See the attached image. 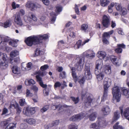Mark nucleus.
Listing matches in <instances>:
<instances>
[{
    "label": "nucleus",
    "mask_w": 129,
    "mask_h": 129,
    "mask_svg": "<svg viewBox=\"0 0 129 129\" xmlns=\"http://www.w3.org/2000/svg\"><path fill=\"white\" fill-rule=\"evenodd\" d=\"M85 75L87 80L90 79L92 78V75L91 73L90 67L85 65Z\"/></svg>",
    "instance_id": "obj_13"
},
{
    "label": "nucleus",
    "mask_w": 129,
    "mask_h": 129,
    "mask_svg": "<svg viewBox=\"0 0 129 129\" xmlns=\"http://www.w3.org/2000/svg\"><path fill=\"white\" fill-rule=\"evenodd\" d=\"M34 5V3H32L30 2H28L26 5V6L28 8H31V10L32 11H33V7Z\"/></svg>",
    "instance_id": "obj_33"
},
{
    "label": "nucleus",
    "mask_w": 129,
    "mask_h": 129,
    "mask_svg": "<svg viewBox=\"0 0 129 129\" xmlns=\"http://www.w3.org/2000/svg\"><path fill=\"white\" fill-rule=\"evenodd\" d=\"M59 77L60 79H63L66 77V73L64 71L60 73Z\"/></svg>",
    "instance_id": "obj_47"
},
{
    "label": "nucleus",
    "mask_w": 129,
    "mask_h": 129,
    "mask_svg": "<svg viewBox=\"0 0 129 129\" xmlns=\"http://www.w3.org/2000/svg\"><path fill=\"white\" fill-rule=\"evenodd\" d=\"M104 70L105 73L107 74H109L111 73V67L109 65L105 66Z\"/></svg>",
    "instance_id": "obj_21"
},
{
    "label": "nucleus",
    "mask_w": 129,
    "mask_h": 129,
    "mask_svg": "<svg viewBox=\"0 0 129 129\" xmlns=\"http://www.w3.org/2000/svg\"><path fill=\"white\" fill-rule=\"evenodd\" d=\"M102 65V61L101 60L96 61L94 73L96 76L97 79L99 81L102 80L104 76V72L103 71Z\"/></svg>",
    "instance_id": "obj_2"
},
{
    "label": "nucleus",
    "mask_w": 129,
    "mask_h": 129,
    "mask_svg": "<svg viewBox=\"0 0 129 129\" xmlns=\"http://www.w3.org/2000/svg\"><path fill=\"white\" fill-rule=\"evenodd\" d=\"M58 14L53 12L50 13V15L52 17L51 20V23H54L56 19V17Z\"/></svg>",
    "instance_id": "obj_20"
},
{
    "label": "nucleus",
    "mask_w": 129,
    "mask_h": 129,
    "mask_svg": "<svg viewBox=\"0 0 129 129\" xmlns=\"http://www.w3.org/2000/svg\"><path fill=\"white\" fill-rule=\"evenodd\" d=\"M49 37L48 34L30 36L25 39V42L28 46H31L33 44L36 45L42 43L43 40H46Z\"/></svg>",
    "instance_id": "obj_1"
},
{
    "label": "nucleus",
    "mask_w": 129,
    "mask_h": 129,
    "mask_svg": "<svg viewBox=\"0 0 129 129\" xmlns=\"http://www.w3.org/2000/svg\"><path fill=\"white\" fill-rule=\"evenodd\" d=\"M61 85V83L59 82H56L54 85V87L57 88V87H59Z\"/></svg>",
    "instance_id": "obj_59"
},
{
    "label": "nucleus",
    "mask_w": 129,
    "mask_h": 129,
    "mask_svg": "<svg viewBox=\"0 0 129 129\" xmlns=\"http://www.w3.org/2000/svg\"><path fill=\"white\" fill-rule=\"evenodd\" d=\"M102 111L104 115H107L110 113L111 110L108 106H106L103 107Z\"/></svg>",
    "instance_id": "obj_15"
},
{
    "label": "nucleus",
    "mask_w": 129,
    "mask_h": 129,
    "mask_svg": "<svg viewBox=\"0 0 129 129\" xmlns=\"http://www.w3.org/2000/svg\"><path fill=\"white\" fill-rule=\"evenodd\" d=\"M16 124L15 123H11L9 124L6 127L5 129H14L16 127Z\"/></svg>",
    "instance_id": "obj_26"
},
{
    "label": "nucleus",
    "mask_w": 129,
    "mask_h": 129,
    "mask_svg": "<svg viewBox=\"0 0 129 129\" xmlns=\"http://www.w3.org/2000/svg\"><path fill=\"white\" fill-rule=\"evenodd\" d=\"M115 51L118 53H121L122 51V48L118 47V48L115 49Z\"/></svg>",
    "instance_id": "obj_55"
},
{
    "label": "nucleus",
    "mask_w": 129,
    "mask_h": 129,
    "mask_svg": "<svg viewBox=\"0 0 129 129\" xmlns=\"http://www.w3.org/2000/svg\"><path fill=\"white\" fill-rule=\"evenodd\" d=\"M28 123L30 124H34L35 123V120L33 118L28 119L26 120Z\"/></svg>",
    "instance_id": "obj_43"
},
{
    "label": "nucleus",
    "mask_w": 129,
    "mask_h": 129,
    "mask_svg": "<svg viewBox=\"0 0 129 129\" xmlns=\"http://www.w3.org/2000/svg\"><path fill=\"white\" fill-rule=\"evenodd\" d=\"M41 51L39 49L37 48L35 52V54L36 56H38L40 54Z\"/></svg>",
    "instance_id": "obj_57"
},
{
    "label": "nucleus",
    "mask_w": 129,
    "mask_h": 129,
    "mask_svg": "<svg viewBox=\"0 0 129 129\" xmlns=\"http://www.w3.org/2000/svg\"><path fill=\"white\" fill-rule=\"evenodd\" d=\"M74 102L75 104H77L79 101V97L75 98L73 96H71L70 98Z\"/></svg>",
    "instance_id": "obj_39"
},
{
    "label": "nucleus",
    "mask_w": 129,
    "mask_h": 129,
    "mask_svg": "<svg viewBox=\"0 0 129 129\" xmlns=\"http://www.w3.org/2000/svg\"><path fill=\"white\" fill-rule=\"evenodd\" d=\"M82 46V44L81 40H79L74 45V48L75 49H78L81 46Z\"/></svg>",
    "instance_id": "obj_28"
},
{
    "label": "nucleus",
    "mask_w": 129,
    "mask_h": 129,
    "mask_svg": "<svg viewBox=\"0 0 129 129\" xmlns=\"http://www.w3.org/2000/svg\"><path fill=\"white\" fill-rule=\"evenodd\" d=\"M49 67L47 64H45L41 67L40 69L42 71H44L47 69Z\"/></svg>",
    "instance_id": "obj_52"
},
{
    "label": "nucleus",
    "mask_w": 129,
    "mask_h": 129,
    "mask_svg": "<svg viewBox=\"0 0 129 129\" xmlns=\"http://www.w3.org/2000/svg\"><path fill=\"white\" fill-rule=\"evenodd\" d=\"M10 45H11L14 47H16L17 46V43L13 40H11L9 42Z\"/></svg>",
    "instance_id": "obj_44"
},
{
    "label": "nucleus",
    "mask_w": 129,
    "mask_h": 129,
    "mask_svg": "<svg viewBox=\"0 0 129 129\" xmlns=\"http://www.w3.org/2000/svg\"><path fill=\"white\" fill-rule=\"evenodd\" d=\"M114 32V30H112L109 31L108 32H104L103 35V37H109L110 36L112 35Z\"/></svg>",
    "instance_id": "obj_25"
},
{
    "label": "nucleus",
    "mask_w": 129,
    "mask_h": 129,
    "mask_svg": "<svg viewBox=\"0 0 129 129\" xmlns=\"http://www.w3.org/2000/svg\"><path fill=\"white\" fill-rule=\"evenodd\" d=\"M13 17H14V21L17 25L19 26H22L23 25L22 21L21 20L19 13H16Z\"/></svg>",
    "instance_id": "obj_11"
},
{
    "label": "nucleus",
    "mask_w": 129,
    "mask_h": 129,
    "mask_svg": "<svg viewBox=\"0 0 129 129\" xmlns=\"http://www.w3.org/2000/svg\"><path fill=\"white\" fill-rule=\"evenodd\" d=\"M13 72L15 74H18L20 73V71L18 69L17 66H14L12 69Z\"/></svg>",
    "instance_id": "obj_30"
},
{
    "label": "nucleus",
    "mask_w": 129,
    "mask_h": 129,
    "mask_svg": "<svg viewBox=\"0 0 129 129\" xmlns=\"http://www.w3.org/2000/svg\"><path fill=\"white\" fill-rule=\"evenodd\" d=\"M36 77L37 81L38 82L40 86L43 88H45L44 89L43 91L44 95L45 96L48 95L49 91V88H47V86L46 84H43L42 78L40 77V75H37Z\"/></svg>",
    "instance_id": "obj_4"
},
{
    "label": "nucleus",
    "mask_w": 129,
    "mask_h": 129,
    "mask_svg": "<svg viewBox=\"0 0 129 129\" xmlns=\"http://www.w3.org/2000/svg\"><path fill=\"white\" fill-rule=\"evenodd\" d=\"M7 58L6 54L0 52V64L3 69H6L8 66Z\"/></svg>",
    "instance_id": "obj_5"
},
{
    "label": "nucleus",
    "mask_w": 129,
    "mask_h": 129,
    "mask_svg": "<svg viewBox=\"0 0 129 129\" xmlns=\"http://www.w3.org/2000/svg\"><path fill=\"white\" fill-rule=\"evenodd\" d=\"M23 112L26 116H29L35 113V108H29L27 107L25 109H23Z\"/></svg>",
    "instance_id": "obj_9"
},
{
    "label": "nucleus",
    "mask_w": 129,
    "mask_h": 129,
    "mask_svg": "<svg viewBox=\"0 0 129 129\" xmlns=\"http://www.w3.org/2000/svg\"><path fill=\"white\" fill-rule=\"evenodd\" d=\"M69 36L72 38H74L75 37L76 34L74 32H72L70 33Z\"/></svg>",
    "instance_id": "obj_61"
},
{
    "label": "nucleus",
    "mask_w": 129,
    "mask_h": 129,
    "mask_svg": "<svg viewBox=\"0 0 129 129\" xmlns=\"http://www.w3.org/2000/svg\"><path fill=\"white\" fill-rule=\"evenodd\" d=\"M122 90L123 94L124 95L126 96L127 98H129V91H128L127 89H124V88H122Z\"/></svg>",
    "instance_id": "obj_38"
},
{
    "label": "nucleus",
    "mask_w": 129,
    "mask_h": 129,
    "mask_svg": "<svg viewBox=\"0 0 129 129\" xmlns=\"http://www.w3.org/2000/svg\"><path fill=\"white\" fill-rule=\"evenodd\" d=\"M69 129H77L78 126L76 124L72 123L69 125Z\"/></svg>",
    "instance_id": "obj_42"
},
{
    "label": "nucleus",
    "mask_w": 129,
    "mask_h": 129,
    "mask_svg": "<svg viewBox=\"0 0 129 129\" xmlns=\"http://www.w3.org/2000/svg\"><path fill=\"white\" fill-rule=\"evenodd\" d=\"M85 116L84 114L82 113L74 115L70 118V121H75L78 120H81Z\"/></svg>",
    "instance_id": "obj_14"
},
{
    "label": "nucleus",
    "mask_w": 129,
    "mask_h": 129,
    "mask_svg": "<svg viewBox=\"0 0 129 129\" xmlns=\"http://www.w3.org/2000/svg\"><path fill=\"white\" fill-rule=\"evenodd\" d=\"M19 54V51L16 50H14L11 52L10 53V56L12 57H14L18 55Z\"/></svg>",
    "instance_id": "obj_29"
},
{
    "label": "nucleus",
    "mask_w": 129,
    "mask_h": 129,
    "mask_svg": "<svg viewBox=\"0 0 129 129\" xmlns=\"http://www.w3.org/2000/svg\"><path fill=\"white\" fill-rule=\"evenodd\" d=\"M112 94L113 98L116 100L117 102H119L120 100L121 95L119 87L117 86L113 87L112 89Z\"/></svg>",
    "instance_id": "obj_6"
},
{
    "label": "nucleus",
    "mask_w": 129,
    "mask_h": 129,
    "mask_svg": "<svg viewBox=\"0 0 129 129\" xmlns=\"http://www.w3.org/2000/svg\"><path fill=\"white\" fill-rule=\"evenodd\" d=\"M59 124V121L56 120L53 121L52 123V126H55Z\"/></svg>",
    "instance_id": "obj_62"
},
{
    "label": "nucleus",
    "mask_w": 129,
    "mask_h": 129,
    "mask_svg": "<svg viewBox=\"0 0 129 129\" xmlns=\"http://www.w3.org/2000/svg\"><path fill=\"white\" fill-rule=\"evenodd\" d=\"M102 24L104 27L108 28L110 24V17L104 15L103 17Z\"/></svg>",
    "instance_id": "obj_7"
},
{
    "label": "nucleus",
    "mask_w": 129,
    "mask_h": 129,
    "mask_svg": "<svg viewBox=\"0 0 129 129\" xmlns=\"http://www.w3.org/2000/svg\"><path fill=\"white\" fill-rule=\"evenodd\" d=\"M11 40V38L8 37L3 36L2 44L5 46L7 43Z\"/></svg>",
    "instance_id": "obj_19"
},
{
    "label": "nucleus",
    "mask_w": 129,
    "mask_h": 129,
    "mask_svg": "<svg viewBox=\"0 0 129 129\" xmlns=\"http://www.w3.org/2000/svg\"><path fill=\"white\" fill-rule=\"evenodd\" d=\"M83 55L87 58H92L95 57V54L92 50H88L84 52Z\"/></svg>",
    "instance_id": "obj_12"
},
{
    "label": "nucleus",
    "mask_w": 129,
    "mask_h": 129,
    "mask_svg": "<svg viewBox=\"0 0 129 129\" xmlns=\"http://www.w3.org/2000/svg\"><path fill=\"white\" fill-rule=\"evenodd\" d=\"M79 61L76 64V65L77 66V69L79 71L82 70L83 68V66L82 65L84 63V58L83 56H81L78 58Z\"/></svg>",
    "instance_id": "obj_10"
},
{
    "label": "nucleus",
    "mask_w": 129,
    "mask_h": 129,
    "mask_svg": "<svg viewBox=\"0 0 129 129\" xmlns=\"http://www.w3.org/2000/svg\"><path fill=\"white\" fill-rule=\"evenodd\" d=\"M56 12L57 13L61 12L62 10V6L59 5H57L55 7Z\"/></svg>",
    "instance_id": "obj_40"
},
{
    "label": "nucleus",
    "mask_w": 129,
    "mask_h": 129,
    "mask_svg": "<svg viewBox=\"0 0 129 129\" xmlns=\"http://www.w3.org/2000/svg\"><path fill=\"white\" fill-rule=\"evenodd\" d=\"M12 107H14L16 110L17 114L19 115L21 112L22 110L21 108L19 107L18 104L17 103H15V104L11 105L10 107L11 108Z\"/></svg>",
    "instance_id": "obj_16"
},
{
    "label": "nucleus",
    "mask_w": 129,
    "mask_h": 129,
    "mask_svg": "<svg viewBox=\"0 0 129 129\" xmlns=\"http://www.w3.org/2000/svg\"><path fill=\"white\" fill-rule=\"evenodd\" d=\"M97 115V113L96 112H94L90 114L88 117L89 120L92 121L94 120L95 119Z\"/></svg>",
    "instance_id": "obj_24"
},
{
    "label": "nucleus",
    "mask_w": 129,
    "mask_h": 129,
    "mask_svg": "<svg viewBox=\"0 0 129 129\" xmlns=\"http://www.w3.org/2000/svg\"><path fill=\"white\" fill-rule=\"evenodd\" d=\"M11 24V21L9 20H7L4 23H0V25H1L2 26L5 28H7L9 27Z\"/></svg>",
    "instance_id": "obj_23"
},
{
    "label": "nucleus",
    "mask_w": 129,
    "mask_h": 129,
    "mask_svg": "<svg viewBox=\"0 0 129 129\" xmlns=\"http://www.w3.org/2000/svg\"><path fill=\"white\" fill-rule=\"evenodd\" d=\"M67 43L64 42L63 40H61L58 42V48L61 49H63L66 47Z\"/></svg>",
    "instance_id": "obj_17"
},
{
    "label": "nucleus",
    "mask_w": 129,
    "mask_h": 129,
    "mask_svg": "<svg viewBox=\"0 0 129 129\" xmlns=\"http://www.w3.org/2000/svg\"><path fill=\"white\" fill-rule=\"evenodd\" d=\"M118 47L120 48H125V46L123 43L120 44H118L117 45Z\"/></svg>",
    "instance_id": "obj_63"
},
{
    "label": "nucleus",
    "mask_w": 129,
    "mask_h": 129,
    "mask_svg": "<svg viewBox=\"0 0 129 129\" xmlns=\"http://www.w3.org/2000/svg\"><path fill=\"white\" fill-rule=\"evenodd\" d=\"M92 100V99L89 96H88L87 98L85 99L84 102L85 106L87 107H88L90 106Z\"/></svg>",
    "instance_id": "obj_18"
},
{
    "label": "nucleus",
    "mask_w": 129,
    "mask_h": 129,
    "mask_svg": "<svg viewBox=\"0 0 129 129\" xmlns=\"http://www.w3.org/2000/svg\"><path fill=\"white\" fill-rule=\"evenodd\" d=\"M55 106L56 109L59 108L58 110L60 111L62 109H63V108L67 107H68L69 106H68L66 105H61L60 104H59L57 105H55Z\"/></svg>",
    "instance_id": "obj_31"
},
{
    "label": "nucleus",
    "mask_w": 129,
    "mask_h": 129,
    "mask_svg": "<svg viewBox=\"0 0 129 129\" xmlns=\"http://www.w3.org/2000/svg\"><path fill=\"white\" fill-rule=\"evenodd\" d=\"M19 103L20 105L21 106H23L25 103V99H20V100Z\"/></svg>",
    "instance_id": "obj_54"
},
{
    "label": "nucleus",
    "mask_w": 129,
    "mask_h": 129,
    "mask_svg": "<svg viewBox=\"0 0 129 129\" xmlns=\"http://www.w3.org/2000/svg\"><path fill=\"white\" fill-rule=\"evenodd\" d=\"M32 63L31 62H28L25 68L26 70H28L31 69Z\"/></svg>",
    "instance_id": "obj_49"
},
{
    "label": "nucleus",
    "mask_w": 129,
    "mask_h": 129,
    "mask_svg": "<svg viewBox=\"0 0 129 129\" xmlns=\"http://www.w3.org/2000/svg\"><path fill=\"white\" fill-rule=\"evenodd\" d=\"M98 53L99 54V57H101L102 58H104L106 56V53L104 51H99L98 52Z\"/></svg>",
    "instance_id": "obj_35"
},
{
    "label": "nucleus",
    "mask_w": 129,
    "mask_h": 129,
    "mask_svg": "<svg viewBox=\"0 0 129 129\" xmlns=\"http://www.w3.org/2000/svg\"><path fill=\"white\" fill-rule=\"evenodd\" d=\"M41 7V6L40 5L36 3V4H34V5L33 7V11L34 10V9L35 8H40Z\"/></svg>",
    "instance_id": "obj_58"
},
{
    "label": "nucleus",
    "mask_w": 129,
    "mask_h": 129,
    "mask_svg": "<svg viewBox=\"0 0 129 129\" xmlns=\"http://www.w3.org/2000/svg\"><path fill=\"white\" fill-rule=\"evenodd\" d=\"M119 122H117L113 126L114 129H124V127L121 125H119Z\"/></svg>",
    "instance_id": "obj_34"
},
{
    "label": "nucleus",
    "mask_w": 129,
    "mask_h": 129,
    "mask_svg": "<svg viewBox=\"0 0 129 129\" xmlns=\"http://www.w3.org/2000/svg\"><path fill=\"white\" fill-rule=\"evenodd\" d=\"M100 1L101 5L103 7L107 6L109 2L108 0H100Z\"/></svg>",
    "instance_id": "obj_32"
},
{
    "label": "nucleus",
    "mask_w": 129,
    "mask_h": 129,
    "mask_svg": "<svg viewBox=\"0 0 129 129\" xmlns=\"http://www.w3.org/2000/svg\"><path fill=\"white\" fill-rule=\"evenodd\" d=\"M119 113L118 111H116L114 112L112 122L116 121L119 118Z\"/></svg>",
    "instance_id": "obj_27"
},
{
    "label": "nucleus",
    "mask_w": 129,
    "mask_h": 129,
    "mask_svg": "<svg viewBox=\"0 0 129 129\" xmlns=\"http://www.w3.org/2000/svg\"><path fill=\"white\" fill-rule=\"evenodd\" d=\"M26 97H31L33 95V94L31 93L30 90L28 89L26 90Z\"/></svg>",
    "instance_id": "obj_50"
},
{
    "label": "nucleus",
    "mask_w": 129,
    "mask_h": 129,
    "mask_svg": "<svg viewBox=\"0 0 129 129\" xmlns=\"http://www.w3.org/2000/svg\"><path fill=\"white\" fill-rule=\"evenodd\" d=\"M104 93L103 96L102 98V101H104L106 99L107 95L108 89L111 84V80L110 79L108 78H106L104 80Z\"/></svg>",
    "instance_id": "obj_3"
},
{
    "label": "nucleus",
    "mask_w": 129,
    "mask_h": 129,
    "mask_svg": "<svg viewBox=\"0 0 129 129\" xmlns=\"http://www.w3.org/2000/svg\"><path fill=\"white\" fill-rule=\"evenodd\" d=\"M25 83L26 85H33L35 84L36 82L33 80L30 79L27 80H26Z\"/></svg>",
    "instance_id": "obj_22"
},
{
    "label": "nucleus",
    "mask_w": 129,
    "mask_h": 129,
    "mask_svg": "<svg viewBox=\"0 0 129 129\" xmlns=\"http://www.w3.org/2000/svg\"><path fill=\"white\" fill-rule=\"evenodd\" d=\"M88 27V25L85 24H83L81 26V29L85 32L86 31Z\"/></svg>",
    "instance_id": "obj_46"
},
{
    "label": "nucleus",
    "mask_w": 129,
    "mask_h": 129,
    "mask_svg": "<svg viewBox=\"0 0 129 129\" xmlns=\"http://www.w3.org/2000/svg\"><path fill=\"white\" fill-rule=\"evenodd\" d=\"M24 20L25 21L27 22H31L32 20L35 22H36L37 20V17L35 15L32 13H30L29 14V16H25L24 17Z\"/></svg>",
    "instance_id": "obj_8"
},
{
    "label": "nucleus",
    "mask_w": 129,
    "mask_h": 129,
    "mask_svg": "<svg viewBox=\"0 0 129 129\" xmlns=\"http://www.w3.org/2000/svg\"><path fill=\"white\" fill-rule=\"evenodd\" d=\"M26 124L25 123H22L20 125V128L22 129H24L27 128Z\"/></svg>",
    "instance_id": "obj_56"
},
{
    "label": "nucleus",
    "mask_w": 129,
    "mask_h": 129,
    "mask_svg": "<svg viewBox=\"0 0 129 129\" xmlns=\"http://www.w3.org/2000/svg\"><path fill=\"white\" fill-rule=\"evenodd\" d=\"M123 115L126 118L127 117L129 116V107L125 109Z\"/></svg>",
    "instance_id": "obj_37"
},
{
    "label": "nucleus",
    "mask_w": 129,
    "mask_h": 129,
    "mask_svg": "<svg viewBox=\"0 0 129 129\" xmlns=\"http://www.w3.org/2000/svg\"><path fill=\"white\" fill-rule=\"evenodd\" d=\"M31 88L35 92H37L38 90V88L35 85H34L31 87Z\"/></svg>",
    "instance_id": "obj_64"
},
{
    "label": "nucleus",
    "mask_w": 129,
    "mask_h": 129,
    "mask_svg": "<svg viewBox=\"0 0 129 129\" xmlns=\"http://www.w3.org/2000/svg\"><path fill=\"white\" fill-rule=\"evenodd\" d=\"M115 6L116 10L118 11H119L122 8L120 6V5L118 3H115Z\"/></svg>",
    "instance_id": "obj_53"
},
{
    "label": "nucleus",
    "mask_w": 129,
    "mask_h": 129,
    "mask_svg": "<svg viewBox=\"0 0 129 129\" xmlns=\"http://www.w3.org/2000/svg\"><path fill=\"white\" fill-rule=\"evenodd\" d=\"M119 11L124 15H125L127 13V10L124 8L122 7Z\"/></svg>",
    "instance_id": "obj_48"
},
{
    "label": "nucleus",
    "mask_w": 129,
    "mask_h": 129,
    "mask_svg": "<svg viewBox=\"0 0 129 129\" xmlns=\"http://www.w3.org/2000/svg\"><path fill=\"white\" fill-rule=\"evenodd\" d=\"M49 107V106L48 105L45 106L41 109V111L42 113L44 112L48 109Z\"/></svg>",
    "instance_id": "obj_45"
},
{
    "label": "nucleus",
    "mask_w": 129,
    "mask_h": 129,
    "mask_svg": "<svg viewBox=\"0 0 129 129\" xmlns=\"http://www.w3.org/2000/svg\"><path fill=\"white\" fill-rule=\"evenodd\" d=\"M102 41L103 43L104 44H108L109 43L108 41L105 38H103Z\"/></svg>",
    "instance_id": "obj_60"
},
{
    "label": "nucleus",
    "mask_w": 129,
    "mask_h": 129,
    "mask_svg": "<svg viewBox=\"0 0 129 129\" xmlns=\"http://www.w3.org/2000/svg\"><path fill=\"white\" fill-rule=\"evenodd\" d=\"M85 80V77H83L81 79H77V81L81 85L84 83Z\"/></svg>",
    "instance_id": "obj_41"
},
{
    "label": "nucleus",
    "mask_w": 129,
    "mask_h": 129,
    "mask_svg": "<svg viewBox=\"0 0 129 129\" xmlns=\"http://www.w3.org/2000/svg\"><path fill=\"white\" fill-rule=\"evenodd\" d=\"M117 59L116 58L114 57L112 58L111 60L113 64L116 66H119V63L118 62Z\"/></svg>",
    "instance_id": "obj_36"
},
{
    "label": "nucleus",
    "mask_w": 129,
    "mask_h": 129,
    "mask_svg": "<svg viewBox=\"0 0 129 129\" xmlns=\"http://www.w3.org/2000/svg\"><path fill=\"white\" fill-rule=\"evenodd\" d=\"M72 76L74 79V81L75 83L77 81V77L76 75V73H72Z\"/></svg>",
    "instance_id": "obj_51"
}]
</instances>
